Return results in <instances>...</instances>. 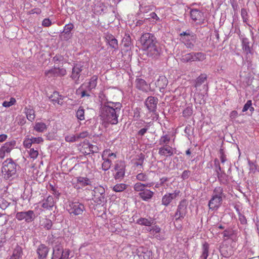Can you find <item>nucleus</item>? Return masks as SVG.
Returning <instances> with one entry per match:
<instances>
[{
    "label": "nucleus",
    "instance_id": "obj_1",
    "mask_svg": "<svg viewBox=\"0 0 259 259\" xmlns=\"http://www.w3.org/2000/svg\"><path fill=\"white\" fill-rule=\"evenodd\" d=\"M121 108L119 102L107 101L101 104L100 113L101 118L105 122L111 124H116Z\"/></svg>",
    "mask_w": 259,
    "mask_h": 259
},
{
    "label": "nucleus",
    "instance_id": "obj_2",
    "mask_svg": "<svg viewBox=\"0 0 259 259\" xmlns=\"http://www.w3.org/2000/svg\"><path fill=\"white\" fill-rule=\"evenodd\" d=\"M142 48L147 52V55L152 58H157L161 53V49L154 34L145 33L139 40Z\"/></svg>",
    "mask_w": 259,
    "mask_h": 259
},
{
    "label": "nucleus",
    "instance_id": "obj_3",
    "mask_svg": "<svg viewBox=\"0 0 259 259\" xmlns=\"http://www.w3.org/2000/svg\"><path fill=\"white\" fill-rule=\"evenodd\" d=\"M18 165L11 158L7 159L3 163L2 172L6 180H12L16 176Z\"/></svg>",
    "mask_w": 259,
    "mask_h": 259
},
{
    "label": "nucleus",
    "instance_id": "obj_4",
    "mask_svg": "<svg viewBox=\"0 0 259 259\" xmlns=\"http://www.w3.org/2000/svg\"><path fill=\"white\" fill-rule=\"evenodd\" d=\"M53 245V253L51 259H68L70 251L64 250L63 246L57 239L51 242Z\"/></svg>",
    "mask_w": 259,
    "mask_h": 259
},
{
    "label": "nucleus",
    "instance_id": "obj_5",
    "mask_svg": "<svg viewBox=\"0 0 259 259\" xmlns=\"http://www.w3.org/2000/svg\"><path fill=\"white\" fill-rule=\"evenodd\" d=\"M88 65L86 62H79L75 64L72 69L70 77L76 84L79 83V78L83 72L87 71Z\"/></svg>",
    "mask_w": 259,
    "mask_h": 259
},
{
    "label": "nucleus",
    "instance_id": "obj_6",
    "mask_svg": "<svg viewBox=\"0 0 259 259\" xmlns=\"http://www.w3.org/2000/svg\"><path fill=\"white\" fill-rule=\"evenodd\" d=\"M206 58L205 54L202 52H191L182 55L180 59L183 63H188L195 61H202Z\"/></svg>",
    "mask_w": 259,
    "mask_h": 259
},
{
    "label": "nucleus",
    "instance_id": "obj_7",
    "mask_svg": "<svg viewBox=\"0 0 259 259\" xmlns=\"http://www.w3.org/2000/svg\"><path fill=\"white\" fill-rule=\"evenodd\" d=\"M84 205L78 201L70 202L68 205V211L70 215H78L85 211Z\"/></svg>",
    "mask_w": 259,
    "mask_h": 259
},
{
    "label": "nucleus",
    "instance_id": "obj_8",
    "mask_svg": "<svg viewBox=\"0 0 259 259\" xmlns=\"http://www.w3.org/2000/svg\"><path fill=\"white\" fill-rule=\"evenodd\" d=\"M187 205L186 200L183 199L180 202L175 214L176 222L181 221L186 216L187 213Z\"/></svg>",
    "mask_w": 259,
    "mask_h": 259
},
{
    "label": "nucleus",
    "instance_id": "obj_9",
    "mask_svg": "<svg viewBox=\"0 0 259 259\" xmlns=\"http://www.w3.org/2000/svg\"><path fill=\"white\" fill-rule=\"evenodd\" d=\"M105 189L101 186L95 187L92 195L94 201L99 204L104 203L106 201Z\"/></svg>",
    "mask_w": 259,
    "mask_h": 259
},
{
    "label": "nucleus",
    "instance_id": "obj_10",
    "mask_svg": "<svg viewBox=\"0 0 259 259\" xmlns=\"http://www.w3.org/2000/svg\"><path fill=\"white\" fill-rule=\"evenodd\" d=\"M16 218L19 221L24 220L27 223L33 221L35 214L33 210H29L26 211L18 212L16 214Z\"/></svg>",
    "mask_w": 259,
    "mask_h": 259
},
{
    "label": "nucleus",
    "instance_id": "obj_11",
    "mask_svg": "<svg viewBox=\"0 0 259 259\" xmlns=\"http://www.w3.org/2000/svg\"><path fill=\"white\" fill-rule=\"evenodd\" d=\"M15 140L6 142L0 148V159H3L6 154L10 153L16 146Z\"/></svg>",
    "mask_w": 259,
    "mask_h": 259
},
{
    "label": "nucleus",
    "instance_id": "obj_12",
    "mask_svg": "<svg viewBox=\"0 0 259 259\" xmlns=\"http://www.w3.org/2000/svg\"><path fill=\"white\" fill-rule=\"evenodd\" d=\"M45 74L48 77L63 76L66 74V70L63 68L54 67L50 70H46Z\"/></svg>",
    "mask_w": 259,
    "mask_h": 259
},
{
    "label": "nucleus",
    "instance_id": "obj_13",
    "mask_svg": "<svg viewBox=\"0 0 259 259\" xmlns=\"http://www.w3.org/2000/svg\"><path fill=\"white\" fill-rule=\"evenodd\" d=\"M158 99L153 96L148 97L145 100V105L150 112H155L156 111Z\"/></svg>",
    "mask_w": 259,
    "mask_h": 259
},
{
    "label": "nucleus",
    "instance_id": "obj_14",
    "mask_svg": "<svg viewBox=\"0 0 259 259\" xmlns=\"http://www.w3.org/2000/svg\"><path fill=\"white\" fill-rule=\"evenodd\" d=\"M190 16L192 19L195 21H198V24L201 25L205 23V19L203 13L197 9H193L191 11Z\"/></svg>",
    "mask_w": 259,
    "mask_h": 259
},
{
    "label": "nucleus",
    "instance_id": "obj_15",
    "mask_svg": "<svg viewBox=\"0 0 259 259\" xmlns=\"http://www.w3.org/2000/svg\"><path fill=\"white\" fill-rule=\"evenodd\" d=\"M92 90L87 82H84L76 90V93L80 95L81 98L91 96V92Z\"/></svg>",
    "mask_w": 259,
    "mask_h": 259
},
{
    "label": "nucleus",
    "instance_id": "obj_16",
    "mask_svg": "<svg viewBox=\"0 0 259 259\" xmlns=\"http://www.w3.org/2000/svg\"><path fill=\"white\" fill-rule=\"evenodd\" d=\"M179 191H175L174 193L165 194L162 198V204L165 206H167L173 199L176 198L179 195Z\"/></svg>",
    "mask_w": 259,
    "mask_h": 259
},
{
    "label": "nucleus",
    "instance_id": "obj_17",
    "mask_svg": "<svg viewBox=\"0 0 259 259\" xmlns=\"http://www.w3.org/2000/svg\"><path fill=\"white\" fill-rule=\"evenodd\" d=\"M135 85L137 89L144 92L147 93L151 91L150 85L142 78H137L135 80Z\"/></svg>",
    "mask_w": 259,
    "mask_h": 259
},
{
    "label": "nucleus",
    "instance_id": "obj_18",
    "mask_svg": "<svg viewBox=\"0 0 259 259\" xmlns=\"http://www.w3.org/2000/svg\"><path fill=\"white\" fill-rule=\"evenodd\" d=\"M49 248L45 244H40L39 245L36 249V253L38 255V259L46 258L49 252Z\"/></svg>",
    "mask_w": 259,
    "mask_h": 259
},
{
    "label": "nucleus",
    "instance_id": "obj_19",
    "mask_svg": "<svg viewBox=\"0 0 259 259\" xmlns=\"http://www.w3.org/2000/svg\"><path fill=\"white\" fill-rule=\"evenodd\" d=\"M137 255L140 259H152V251L146 248L140 247L137 249Z\"/></svg>",
    "mask_w": 259,
    "mask_h": 259
},
{
    "label": "nucleus",
    "instance_id": "obj_20",
    "mask_svg": "<svg viewBox=\"0 0 259 259\" xmlns=\"http://www.w3.org/2000/svg\"><path fill=\"white\" fill-rule=\"evenodd\" d=\"M175 150H176V149H174L168 145H166L161 146L159 148L158 154L160 156L165 157L171 156L174 154Z\"/></svg>",
    "mask_w": 259,
    "mask_h": 259
},
{
    "label": "nucleus",
    "instance_id": "obj_21",
    "mask_svg": "<svg viewBox=\"0 0 259 259\" xmlns=\"http://www.w3.org/2000/svg\"><path fill=\"white\" fill-rule=\"evenodd\" d=\"M222 201L223 199L212 196L208 204L209 209L212 210H217L221 205Z\"/></svg>",
    "mask_w": 259,
    "mask_h": 259
},
{
    "label": "nucleus",
    "instance_id": "obj_22",
    "mask_svg": "<svg viewBox=\"0 0 259 259\" xmlns=\"http://www.w3.org/2000/svg\"><path fill=\"white\" fill-rule=\"evenodd\" d=\"M105 37L106 42L110 46L111 48L115 50L118 49V41L113 35L107 33L105 34Z\"/></svg>",
    "mask_w": 259,
    "mask_h": 259
},
{
    "label": "nucleus",
    "instance_id": "obj_23",
    "mask_svg": "<svg viewBox=\"0 0 259 259\" xmlns=\"http://www.w3.org/2000/svg\"><path fill=\"white\" fill-rule=\"evenodd\" d=\"M154 194V192L145 189L141 193H139V196L143 201H149L153 197Z\"/></svg>",
    "mask_w": 259,
    "mask_h": 259
},
{
    "label": "nucleus",
    "instance_id": "obj_24",
    "mask_svg": "<svg viewBox=\"0 0 259 259\" xmlns=\"http://www.w3.org/2000/svg\"><path fill=\"white\" fill-rule=\"evenodd\" d=\"M168 83L167 78L163 76H159L155 82L156 87L159 89L161 92H163V90L166 88Z\"/></svg>",
    "mask_w": 259,
    "mask_h": 259
},
{
    "label": "nucleus",
    "instance_id": "obj_25",
    "mask_svg": "<svg viewBox=\"0 0 259 259\" xmlns=\"http://www.w3.org/2000/svg\"><path fill=\"white\" fill-rule=\"evenodd\" d=\"M54 205V198L49 196L47 198L42 201V207L47 209H51Z\"/></svg>",
    "mask_w": 259,
    "mask_h": 259
},
{
    "label": "nucleus",
    "instance_id": "obj_26",
    "mask_svg": "<svg viewBox=\"0 0 259 259\" xmlns=\"http://www.w3.org/2000/svg\"><path fill=\"white\" fill-rule=\"evenodd\" d=\"M50 100L54 103H57L58 104L61 105L62 104V96L59 95V93L58 92H54L53 94H52L49 97Z\"/></svg>",
    "mask_w": 259,
    "mask_h": 259
},
{
    "label": "nucleus",
    "instance_id": "obj_27",
    "mask_svg": "<svg viewBox=\"0 0 259 259\" xmlns=\"http://www.w3.org/2000/svg\"><path fill=\"white\" fill-rule=\"evenodd\" d=\"M153 7L152 5H146L145 3L142 2L140 4L139 11L137 14L138 16H140L141 13H148L152 10Z\"/></svg>",
    "mask_w": 259,
    "mask_h": 259
},
{
    "label": "nucleus",
    "instance_id": "obj_28",
    "mask_svg": "<svg viewBox=\"0 0 259 259\" xmlns=\"http://www.w3.org/2000/svg\"><path fill=\"white\" fill-rule=\"evenodd\" d=\"M23 254L22 248L21 246L17 245L13 250L12 255L10 259H21Z\"/></svg>",
    "mask_w": 259,
    "mask_h": 259
},
{
    "label": "nucleus",
    "instance_id": "obj_29",
    "mask_svg": "<svg viewBox=\"0 0 259 259\" xmlns=\"http://www.w3.org/2000/svg\"><path fill=\"white\" fill-rule=\"evenodd\" d=\"M151 186L150 184H143L140 182L136 183L134 186V189L135 191L141 193L145 189V187H150Z\"/></svg>",
    "mask_w": 259,
    "mask_h": 259
},
{
    "label": "nucleus",
    "instance_id": "obj_30",
    "mask_svg": "<svg viewBox=\"0 0 259 259\" xmlns=\"http://www.w3.org/2000/svg\"><path fill=\"white\" fill-rule=\"evenodd\" d=\"M207 75L206 74H201L195 80L194 87L198 88L204 83L207 79Z\"/></svg>",
    "mask_w": 259,
    "mask_h": 259
},
{
    "label": "nucleus",
    "instance_id": "obj_31",
    "mask_svg": "<svg viewBox=\"0 0 259 259\" xmlns=\"http://www.w3.org/2000/svg\"><path fill=\"white\" fill-rule=\"evenodd\" d=\"M212 196L217 198H220L221 199L225 197V196L224 193L223 188L221 187H215L213 191Z\"/></svg>",
    "mask_w": 259,
    "mask_h": 259
},
{
    "label": "nucleus",
    "instance_id": "obj_32",
    "mask_svg": "<svg viewBox=\"0 0 259 259\" xmlns=\"http://www.w3.org/2000/svg\"><path fill=\"white\" fill-rule=\"evenodd\" d=\"M77 182L81 187H85L88 185H90L92 183L89 179L82 177H77Z\"/></svg>",
    "mask_w": 259,
    "mask_h": 259
},
{
    "label": "nucleus",
    "instance_id": "obj_33",
    "mask_svg": "<svg viewBox=\"0 0 259 259\" xmlns=\"http://www.w3.org/2000/svg\"><path fill=\"white\" fill-rule=\"evenodd\" d=\"M25 112L28 120L32 121L35 119V111L33 109L26 107Z\"/></svg>",
    "mask_w": 259,
    "mask_h": 259
},
{
    "label": "nucleus",
    "instance_id": "obj_34",
    "mask_svg": "<svg viewBox=\"0 0 259 259\" xmlns=\"http://www.w3.org/2000/svg\"><path fill=\"white\" fill-rule=\"evenodd\" d=\"M209 244L205 242L202 245V254L199 259H207L208 255Z\"/></svg>",
    "mask_w": 259,
    "mask_h": 259
},
{
    "label": "nucleus",
    "instance_id": "obj_35",
    "mask_svg": "<svg viewBox=\"0 0 259 259\" xmlns=\"http://www.w3.org/2000/svg\"><path fill=\"white\" fill-rule=\"evenodd\" d=\"M170 140V137L167 135H165L160 137L158 141V144L161 146L168 145L167 144L169 143Z\"/></svg>",
    "mask_w": 259,
    "mask_h": 259
},
{
    "label": "nucleus",
    "instance_id": "obj_36",
    "mask_svg": "<svg viewBox=\"0 0 259 259\" xmlns=\"http://www.w3.org/2000/svg\"><path fill=\"white\" fill-rule=\"evenodd\" d=\"M154 223L152 219L148 220L146 218H140L137 221V223L141 225L150 226Z\"/></svg>",
    "mask_w": 259,
    "mask_h": 259
},
{
    "label": "nucleus",
    "instance_id": "obj_37",
    "mask_svg": "<svg viewBox=\"0 0 259 259\" xmlns=\"http://www.w3.org/2000/svg\"><path fill=\"white\" fill-rule=\"evenodd\" d=\"M34 129L38 132H44L47 129V125L41 122H36Z\"/></svg>",
    "mask_w": 259,
    "mask_h": 259
},
{
    "label": "nucleus",
    "instance_id": "obj_38",
    "mask_svg": "<svg viewBox=\"0 0 259 259\" xmlns=\"http://www.w3.org/2000/svg\"><path fill=\"white\" fill-rule=\"evenodd\" d=\"M102 158L104 160V162L102 164V168L103 170L106 171L110 168L111 165V160L109 158H105L104 157V155H102Z\"/></svg>",
    "mask_w": 259,
    "mask_h": 259
},
{
    "label": "nucleus",
    "instance_id": "obj_39",
    "mask_svg": "<svg viewBox=\"0 0 259 259\" xmlns=\"http://www.w3.org/2000/svg\"><path fill=\"white\" fill-rule=\"evenodd\" d=\"M242 49L245 52L247 55L249 54H252L251 49L249 47V43L246 39H244L242 41Z\"/></svg>",
    "mask_w": 259,
    "mask_h": 259
},
{
    "label": "nucleus",
    "instance_id": "obj_40",
    "mask_svg": "<svg viewBox=\"0 0 259 259\" xmlns=\"http://www.w3.org/2000/svg\"><path fill=\"white\" fill-rule=\"evenodd\" d=\"M98 77L96 75L93 76L90 79L89 82H87L88 84L90 87V89H94L96 88L97 84Z\"/></svg>",
    "mask_w": 259,
    "mask_h": 259
},
{
    "label": "nucleus",
    "instance_id": "obj_41",
    "mask_svg": "<svg viewBox=\"0 0 259 259\" xmlns=\"http://www.w3.org/2000/svg\"><path fill=\"white\" fill-rule=\"evenodd\" d=\"M127 188V185L124 184H117L113 188V190L116 192H120L124 191Z\"/></svg>",
    "mask_w": 259,
    "mask_h": 259
},
{
    "label": "nucleus",
    "instance_id": "obj_42",
    "mask_svg": "<svg viewBox=\"0 0 259 259\" xmlns=\"http://www.w3.org/2000/svg\"><path fill=\"white\" fill-rule=\"evenodd\" d=\"M76 116L78 119L83 120L84 119V110L82 107H79L76 112Z\"/></svg>",
    "mask_w": 259,
    "mask_h": 259
},
{
    "label": "nucleus",
    "instance_id": "obj_43",
    "mask_svg": "<svg viewBox=\"0 0 259 259\" xmlns=\"http://www.w3.org/2000/svg\"><path fill=\"white\" fill-rule=\"evenodd\" d=\"M241 16L243 20V22L245 23L247 25L250 26L248 24V15L246 9H242L241 10Z\"/></svg>",
    "mask_w": 259,
    "mask_h": 259
},
{
    "label": "nucleus",
    "instance_id": "obj_44",
    "mask_svg": "<svg viewBox=\"0 0 259 259\" xmlns=\"http://www.w3.org/2000/svg\"><path fill=\"white\" fill-rule=\"evenodd\" d=\"M180 35L184 41L188 40L189 37H192L194 36L193 33L191 32L189 30L183 32L182 33H180Z\"/></svg>",
    "mask_w": 259,
    "mask_h": 259
},
{
    "label": "nucleus",
    "instance_id": "obj_45",
    "mask_svg": "<svg viewBox=\"0 0 259 259\" xmlns=\"http://www.w3.org/2000/svg\"><path fill=\"white\" fill-rule=\"evenodd\" d=\"M228 247L223 246L220 249V252L224 257H228L232 255V252L231 250L228 251Z\"/></svg>",
    "mask_w": 259,
    "mask_h": 259
},
{
    "label": "nucleus",
    "instance_id": "obj_46",
    "mask_svg": "<svg viewBox=\"0 0 259 259\" xmlns=\"http://www.w3.org/2000/svg\"><path fill=\"white\" fill-rule=\"evenodd\" d=\"M217 177L220 183L226 184L227 182L228 176L224 172H221Z\"/></svg>",
    "mask_w": 259,
    "mask_h": 259
},
{
    "label": "nucleus",
    "instance_id": "obj_47",
    "mask_svg": "<svg viewBox=\"0 0 259 259\" xmlns=\"http://www.w3.org/2000/svg\"><path fill=\"white\" fill-rule=\"evenodd\" d=\"M136 179L139 181L146 182L148 181V177L145 173L141 172L137 175Z\"/></svg>",
    "mask_w": 259,
    "mask_h": 259
},
{
    "label": "nucleus",
    "instance_id": "obj_48",
    "mask_svg": "<svg viewBox=\"0 0 259 259\" xmlns=\"http://www.w3.org/2000/svg\"><path fill=\"white\" fill-rule=\"evenodd\" d=\"M74 28V25L72 23H70L68 24L65 25L64 27V30L62 32V33H71V31Z\"/></svg>",
    "mask_w": 259,
    "mask_h": 259
},
{
    "label": "nucleus",
    "instance_id": "obj_49",
    "mask_svg": "<svg viewBox=\"0 0 259 259\" xmlns=\"http://www.w3.org/2000/svg\"><path fill=\"white\" fill-rule=\"evenodd\" d=\"M114 168L115 170H124V163L122 161H117L115 164Z\"/></svg>",
    "mask_w": 259,
    "mask_h": 259
},
{
    "label": "nucleus",
    "instance_id": "obj_50",
    "mask_svg": "<svg viewBox=\"0 0 259 259\" xmlns=\"http://www.w3.org/2000/svg\"><path fill=\"white\" fill-rule=\"evenodd\" d=\"M10 203L4 198L0 199V207L3 209H6L10 205Z\"/></svg>",
    "mask_w": 259,
    "mask_h": 259
},
{
    "label": "nucleus",
    "instance_id": "obj_51",
    "mask_svg": "<svg viewBox=\"0 0 259 259\" xmlns=\"http://www.w3.org/2000/svg\"><path fill=\"white\" fill-rule=\"evenodd\" d=\"M52 222L51 220L45 219L43 223L42 226L46 229L50 230L52 228Z\"/></svg>",
    "mask_w": 259,
    "mask_h": 259
},
{
    "label": "nucleus",
    "instance_id": "obj_52",
    "mask_svg": "<svg viewBox=\"0 0 259 259\" xmlns=\"http://www.w3.org/2000/svg\"><path fill=\"white\" fill-rule=\"evenodd\" d=\"M193 113L192 108L190 107H187L183 112V114L184 117H190Z\"/></svg>",
    "mask_w": 259,
    "mask_h": 259
},
{
    "label": "nucleus",
    "instance_id": "obj_53",
    "mask_svg": "<svg viewBox=\"0 0 259 259\" xmlns=\"http://www.w3.org/2000/svg\"><path fill=\"white\" fill-rule=\"evenodd\" d=\"M16 102V100L14 98H11L10 101H5L3 103V106L5 107H9L14 105Z\"/></svg>",
    "mask_w": 259,
    "mask_h": 259
},
{
    "label": "nucleus",
    "instance_id": "obj_54",
    "mask_svg": "<svg viewBox=\"0 0 259 259\" xmlns=\"http://www.w3.org/2000/svg\"><path fill=\"white\" fill-rule=\"evenodd\" d=\"M248 163L249 166L250 172L255 173L257 170V167L256 164H255L253 162L251 161L250 160H248Z\"/></svg>",
    "mask_w": 259,
    "mask_h": 259
},
{
    "label": "nucleus",
    "instance_id": "obj_55",
    "mask_svg": "<svg viewBox=\"0 0 259 259\" xmlns=\"http://www.w3.org/2000/svg\"><path fill=\"white\" fill-rule=\"evenodd\" d=\"M65 141L68 142H74L77 141L76 135H68L65 138Z\"/></svg>",
    "mask_w": 259,
    "mask_h": 259
},
{
    "label": "nucleus",
    "instance_id": "obj_56",
    "mask_svg": "<svg viewBox=\"0 0 259 259\" xmlns=\"http://www.w3.org/2000/svg\"><path fill=\"white\" fill-rule=\"evenodd\" d=\"M237 211H238V217H239V220L240 222V223L242 225H245L247 224V220L245 218V217L239 211L238 209H237Z\"/></svg>",
    "mask_w": 259,
    "mask_h": 259
},
{
    "label": "nucleus",
    "instance_id": "obj_57",
    "mask_svg": "<svg viewBox=\"0 0 259 259\" xmlns=\"http://www.w3.org/2000/svg\"><path fill=\"white\" fill-rule=\"evenodd\" d=\"M160 230L161 229L158 226H155L150 229V232L152 235H155L157 233H159Z\"/></svg>",
    "mask_w": 259,
    "mask_h": 259
},
{
    "label": "nucleus",
    "instance_id": "obj_58",
    "mask_svg": "<svg viewBox=\"0 0 259 259\" xmlns=\"http://www.w3.org/2000/svg\"><path fill=\"white\" fill-rule=\"evenodd\" d=\"M38 154L37 150H34L33 148L30 149L29 151V155L31 158L35 159L37 158Z\"/></svg>",
    "mask_w": 259,
    "mask_h": 259
},
{
    "label": "nucleus",
    "instance_id": "obj_59",
    "mask_svg": "<svg viewBox=\"0 0 259 259\" xmlns=\"http://www.w3.org/2000/svg\"><path fill=\"white\" fill-rule=\"evenodd\" d=\"M89 150L92 153H98L99 151V148L97 146L89 144Z\"/></svg>",
    "mask_w": 259,
    "mask_h": 259
},
{
    "label": "nucleus",
    "instance_id": "obj_60",
    "mask_svg": "<svg viewBox=\"0 0 259 259\" xmlns=\"http://www.w3.org/2000/svg\"><path fill=\"white\" fill-rule=\"evenodd\" d=\"M64 60V57L61 55L57 54L55 55L53 58V61L54 62V63H58L60 62H62Z\"/></svg>",
    "mask_w": 259,
    "mask_h": 259
},
{
    "label": "nucleus",
    "instance_id": "obj_61",
    "mask_svg": "<svg viewBox=\"0 0 259 259\" xmlns=\"http://www.w3.org/2000/svg\"><path fill=\"white\" fill-rule=\"evenodd\" d=\"M149 126L146 125V126H145V127L141 128L140 130H139L138 131V132L137 133V135L138 136H140V137H142V136H144V135L147 132L148 128H149Z\"/></svg>",
    "mask_w": 259,
    "mask_h": 259
},
{
    "label": "nucleus",
    "instance_id": "obj_62",
    "mask_svg": "<svg viewBox=\"0 0 259 259\" xmlns=\"http://www.w3.org/2000/svg\"><path fill=\"white\" fill-rule=\"evenodd\" d=\"M76 135L78 141L80 139H84L87 137L89 136V133L87 131H84Z\"/></svg>",
    "mask_w": 259,
    "mask_h": 259
},
{
    "label": "nucleus",
    "instance_id": "obj_63",
    "mask_svg": "<svg viewBox=\"0 0 259 259\" xmlns=\"http://www.w3.org/2000/svg\"><path fill=\"white\" fill-rule=\"evenodd\" d=\"M32 142L31 139H26L23 142V145L26 148H29L32 145Z\"/></svg>",
    "mask_w": 259,
    "mask_h": 259
},
{
    "label": "nucleus",
    "instance_id": "obj_64",
    "mask_svg": "<svg viewBox=\"0 0 259 259\" xmlns=\"http://www.w3.org/2000/svg\"><path fill=\"white\" fill-rule=\"evenodd\" d=\"M252 105V101L249 100L247 101V102L244 105V107L242 109V112H245L247 111L249 108H250V106Z\"/></svg>",
    "mask_w": 259,
    "mask_h": 259
}]
</instances>
